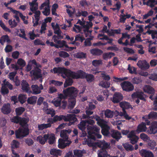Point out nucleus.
<instances>
[{
    "label": "nucleus",
    "mask_w": 157,
    "mask_h": 157,
    "mask_svg": "<svg viewBox=\"0 0 157 157\" xmlns=\"http://www.w3.org/2000/svg\"><path fill=\"white\" fill-rule=\"evenodd\" d=\"M65 116L64 115H60L59 116L56 115L53 117V121L56 123L58 121H61L62 120L64 121V119H65Z\"/></svg>",
    "instance_id": "37"
},
{
    "label": "nucleus",
    "mask_w": 157,
    "mask_h": 157,
    "mask_svg": "<svg viewBox=\"0 0 157 157\" xmlns=\"http://www.w3.org/2000/svg\"><path fill=\"white\" fill-rule=\"evenodd\" d=\"M58 147L61 149H63L66 147L69 146L71 143V141L69 140H65L61 139H59L58 140Z\"/></svg>",
    "instance_id": "11"
},
{
    "label": "nucleus",
    "mask_w": 157,
    "mask_h": 157,
    "mask_svg": "<svg viewBox=\"0 0 157 157\" xmlns=\"http://www.w3.org/2000/svg\"><path fill=\"white\" fill-rule=\"evenodd\" d=\"M137 65L142 70H146L149 68V64L146 60H140L137 63Z\"/></svg>",
    "instance_id": "12"
},
{
    "label": "nucleus",
    "mask_w": 157,
    "mask_h": 157,
    "mask_svg": "<svg viewBox=\"0 0 157 157\" xmlns=\"http://www.w3.org/2000/svg\"><path fill=\"white\" fill-rule=\"evenodd\" d=\"M60 136L63 138V140H68V136L64 130H63L61 131Z\"/></svg>",
    "instance_id": "46"
},
{
    "label": "nucleus",
    "mask_w": 157,
    "mask_h": 157,
    "mask_svg": "<svg viewBox=\"0 0 157 157\" xmlns=\"http://www.w3.org/2000/svg\"><path fill=\"white\" fill-rule=\"evenodd\" d=\"M37 99V97L36 96H31L28 98L27 102L29 104L33 105L36 103Z\"/></svg>",
    "instance_id": "34"
},
{
    "label": "nucleus",
    "mask_w": 157,
    "mask_h": 157,
    "mask_svg": "<svg viewBox=\"0 0 157 157\" xmlns=\"http://www.w3.org/2000/svg\"><path fill=\"white\" fill-rule=\"evenodd\" d=\"M44 99V98L42 97H40L37 101V105H40L43 103V105L45 106V107H47L48 106V103L47 102H43V101Z\"/></svg>",
    "instance_id": "42"
},
{
    "label": "nucleus",
    "mask_w": 157,
    "mask_h": 157,
    "mask_svg": "<svg viewBox=\"0 0 157 157\" xmlns=\"http://www.w3.org/2000/svg\"><path fill=\"white\" fill-rule=\"evenodd\" d=\"M65 92L66 91L64 89L63 91V94H61L59 95V100H61L62 99H64L68 98L66 93Z\"/></svg>",
    "instance_id": "57"
},
{
    "label": "nucleus",
    "mask_w": 157,
    "mask_h": 157,
    "mask_svg": "<svg viewBox=\"0 0 157 157\" xmlns=\"http://www.w3.org/2000/svg\"><path fill=\"white\" fill-rule=\"evenodd\" d=\"M69 104L68 105V108L69 109H73L75 106L76 102V98L75 99H68Z\"/></svg>",
    "instance_id": "32"
},
{
    "label": "nucleus",
    "mask_w": 157,
    "mask_h": 157,
    "mask_svg": "<svg viewBox=\"0 0 157 157\" xmlns=\"http://www.w3.org/2000/svg\"><path fill=\"white\" fill-rule=\"evenodd\" d=\"M87 139L85 140L86 144L90 147H94L95 146L97 143H94L96 138L100 139L101 138V135L99 133H95L92 131L88 132Z\"/></svg>",
    "instance_id": "1"
},
{
    "label": "nucleus",
    "mask_w": 157,
    "mask_h": 157,
    "mask_svg": "<svg viewBox=\"0 0 157 157\" xmlns=\"http://www.w3.org/2000/svg\"><path fill=\"white\" fill-rule=\"evenodd\" d=\"M62 152V151L61 150L55 148H52L50 151V154L51 155L57 157L58 155L61 156Z\"/></svg>",
    "instance_id": "24"
},
{
    "label": "nucleus",
    "mask_w": 157,
    "mask_h": 157,
    "mask_svg": "<svg viewBox=\"0 0 157 157\" xmlns=\"http://www.w3.org/2000/svg\"><path fill=\"white\" fill-rule=\"evenodd\" d=\"M123 98V96L121 93L116 92L114 94L112 101L114 103H118L120 102Z\"/></svg>",
    "instance_id": "14"
},
{
    "label": "nucleus",
    "mask_w": 157,
    "mask_h": 157,
    "mask_svg": "<svg viewBox=\"0 0 157 157\" xmlns=\"http://www.w3.org/2000/svg\"><path fill=\"white\" fill-rule=\"evenodd\" d=\"M20 118L21 117L17 115L16 116L13 117L10 120L12 122L19 124Z\"/></svg>",
    "instance_id": "47"
},
{
    "label": "nucleus",
    "mask_w": 157,
    "mask_h": 157,
    "mask_svg": "<svg viewBox=\"0 0 157 157\" xmlns=\"http://www.w3.org/2000/svg\"><path fill=\"white\" fill-rule=\"evenodd\" d=\"M84 40L85 38L83 36H81L79 34L76 35L75 37V41H80L81 42H82Z\"/></svg>",
    "instance_id": "59"
},
{
    "label": "nucleus",
    "mask_w": 157,
    "mask_h": 157,
    "mask_svg": "<svg viewBox=\"0 0 157 157\" xmlns=\"http://www.w3.org/2000/svg\"><path fill=\"white\" fill-rule=\"evenodd\" d=\"M17 63L22 67H24L26 64L25 61L21 58L19 59H18Z\"/></svg>",
    "instance_id": "56"
},
{
    "label": "nucleus",
    "mask_w": 157,
    "mask_h": 157,
    "mask_svg": "<svg viewBox=\"0 0 157 157\" xmlns=\"http://www.w3.org/2000/svg\"><path fill=\"white\" fill-rule=\"evenodd\" d=\"M29 134V129L28 128L22 127L19 128L15 131V134L17 139H22Z\"/></svg>",
    "instance_id": "3"
},
{
    "label": "nucleus",
    "mask_w": 157,
    "mask_h": 157,
    "mask_svg": "<svg viewBox=\"0 0 157 157\" xmlns=\"http://www.w3.org/2000/svg\"><path fill=\"white\" fill-rule=\"evenodd\" d=\"M86 121H83L80 122L78 125V127L81 131H83L85 130L86 128Z\"/></svg>",
    "instance_id": "38"
},
{
    "label": "nucleus",
    "mask_w": 157,
    "mask_h": 157,
    "mask_svg": "<svg viewBox=\"0 0 157 157\" xmlns=\"http://www.w3.org/2000/svg\"><path fill=\"white\" fill-rule=\"evenodd\" d=\"M65 116V119H64V121H69L68 124L69 125L74 124L77 121L75 115L68 114Z\"/></svg>",
    "instance_id": "7"
},
{
    "label": "nucleus",
    "mask_w": 157,
    "mask_h": 157,
    "mask_svg": "<svg viewBox=\"0 0 157 157\" xmlns=\"http://www.w3.org/2000/svg\"><path fill=\"white\" fill-rule=\"evenodd\" d=\"M111 136L113 138L115 139L117 141L122 137L121 132L117 130H113L112 131Z\"/></svg>",
    "instance_id": "21"
},
{
    "label": "nucleus",
    "mask_w": 157,
    "mask_h": 157,
    "mask_svg": "<svg viewBox=\"0 0 157 157\" xmlns=\"http://www.w3.org/2000/svg\"><path fill=\"white\" fill-rule=\"evenodd\" d=\"M139 152L142 157H154L153 153L150 151L142 149Z\"/></svg>",
    "instance_id": "16"
},
{
    "label": "nucleus",
    "mask_w": 157,
    "mask_h": 157,
    "mask_svg": "<svg viewBox=\"0 0 157 157\" xmlns=\"http://www.w3.org/2000/svg\"><path fill=\"white\" fill-rule=\"evenodd\" d=\"M156 142L154 140H150L147 144L148 147L151 150L154 149L155 146Z\"/></svg>",
    "instance_id": "41"
},
{
    "label": "nucleus",
    "mask_w": 157,
    "mask_h": 157,
    "mask_svg": "<svg viewBox=\"0 0 157 157\" xmlns=\"http://www.w3.org/2000/svg\"><path fill=\"white\" fill-rule=\"evenodd\" d=\"M147 132L150 134H155L157 133V121H153L151 122Z\"/></svg>",
    "instance_id": "8"
},
{
    "label": "nucleus",
    "mask_w": 157,
    "mask_h": 157,
    "mask_svg": "<svg viewBox=\"0 0 157 157\" xmlns=\"http://www.w3.org/2000/svg\"><path fill=\"white\" fill-rule=\"evenodd\" d=\"M85 78L87 81L89 82H92L94 79V76L91 74H87L85 75Z\"/></svg>",
    "instance_id": "39"
},
{
    "label": "nucleus",
    "mask_w": 157,
    "mask_h": 157,
    "mask_svg": "<svg viewBox=\"0 0 157 157\" xmlns=\"http://www.w3.org/2000/svg\"><path fill=\"white\" fill-rule=\"evenodd\" d=\"M144 91L149 94L154 95L155 94V90L151 86L149 85H145L143 88Z\"/></svg>",
    "instance_id": "22"
},
{
    "label": "nucleus",
    "mask_w": 157,
    "mask_h": 157,
    "mask_svg": "<svg viewBox=\"0 0 157 157\" xmlns=\"http://www.w3.org/2000/svg\"><path fill=\"white\" fill-rule=\"evenodd\" d=\"M1 110L4 114H8L10 113L11 111L10 104L7 103L4 104Z\"/></svg>",
    "instance_id": "18"
},
{
    "label": "nucleus",
    "mask_w": 157,
    "mask_h": 157,
    "mask_svg": "<svg viewBox=\"0 0 157 157\" xmlns=\"http://www.w3.org/2000/svg\"><path fill=\"white\" fill-rule=\"evenodd\" d=\"M100 147H101L102 149L98 154V157H108V153L105 149L109 147V144L105 142V141L97 143L96 144Z\"/></svg>",
    "instance_id": "2"
},
{
    "label": "nucleus",
    "mask_w": 157,
    "mask_h": 157,
    "mask_svg": "<svg viewBox=\"0 0 157 157\" xmlns=\"http://www.w3.org/2000/svg\"><path fill=\"white\" fill-rule=\"evenodd\" d=\"M149 119H157V113L155 112H151L148 114Z\"/></svg>",
    "instance_id": "49"
},
{
    "label": "nucleus",
    "mask_w": 157,
    "mask_h": 157,
    "mask_svg": "<svg viewBox=\"0 0 157 157\" xmlns=\"http://www.w3.org/2000/svg\"><path fill=\"white\" fill-rule=\"evenodd\" d=\"M92 65L95 67L98 66L102 64V60L101 59L93 60L92 62Z\"/></svg>",
    "instance_id": "50"
},
{
    "label": "nucleus",
    "mask_w": 157,
    "mask_h": 157,
    "mask_svg": "<svg viewBox=\"0 0 157 157\" xmlns=\"http://www.w3.org/2000/svg\"><path fill=\"white\" fill-rule=\"evenodd\" d=\"M31 88L32 90L33 94H37L41 93V91L37 85H32Z\"/></svg>",
    "instance_id": "29"
},
{
    "label": "nucleus",
    "mask_w": 157,
    "mask_h": 157,
    "mask_svg": "<svg viewBox=\"0 0 157 157\" xmlns=\"http://www.w3.org/2000/svg\"><path fill=\"white\" fill-rule=\"evenodd\" d=\"M90 52L93 55L100 56L103 53V51L97 48H94L90 50Z\"/></svg>",
    "instance_id": "23"
},
{
    "label": "nucleus",
    "mask_w": 157,
    "mask_h": 157,
    "mask_svg": "<svg viewBox=\"0 0 157 157\" xmlns=\"http://www.w3.org/2000/svg\"><path fill=\"white\" fill-rule=\"evenodd\" d=\"M25 111V109L22 107H19L16 109L15 111L17 115H21Z\"/></svg>",
    "instance_id": "44"
},
{
    "label": "nucleus",
    "mask_w": 157,
    "mask_h": 157,
    "mask_svg": "<svg viewBox=\"0 0 157 157\" xmlns=\"http://www.w3.org/2000/svg\"><path fill=\"white\" fill-rule=\"evenodd\" d=\"M123 146L127 151H132L134 150L133 146L130 144L126 143L124 144Z\"/></svg>",
    "instance_id": "48"
},
{
    "label": "nucleus",
    "mask_w": 157,
    "mask_h": 157,
    "mask_svg": "<svg viewBox=\"0 0 157 157\" xmlns=\"http://www.w3.org/2000/svg\"><path fill=\"white\" fill-rule=\"evenodd\" d=\"M29 4L31 7L30 10L32 12L36 11L38 9V4L37 2L32 0L31 2H29Z\"/></svg>",
    "instance_id": "27"
},
{
    "label": "nucleus",
    "mask_w": 157,
    "mask_h": 157,
    "mask_svg": "<svg viewBox=\"0 0 157 157\" xmlns=\"http://www.w3.org/2000/svg\"><path fill=\"white\" fill-rule=\"evenodd\" d=\"M120 106L122 108L123 112L126 111L125 109L130 108L131 106L129 103L125 101H122L120 102Z\"/></svg>",
    "instance_id": "28"
},
{
    "label": "nucleus",
    "mask_w": 157,
    "mask_h": 157,
    "mask_svg": "<svg viewBox=\"0 0 157 157\" xmlns=\"http://www.w3.org/2000/svg\"><path fill=\"white\" fill-rule=\"evenodd\" d=\"M98 38L100 40H106L108 39V37L103 34H99L98 36Z\"/></svg>",
    "instance_id": "55"
},
{
    "label": "nucleus",
    "mask_w": 157,
    "mask_h": 157,
    "mask_svg": "<svg viewBox=\"0 0 157 157\" xmlns=\"http://www.w3.org/2000/svg\"><path fill=\"white\" fill-rule=\"evenodd\" d=\"M124 51L128 53L133 54L135 53L134 51L132 48H127L124 47L123 48Z\"/></svg>",
    "instance_id": "62"
},
{
    "label": "nucleus",
    "mask_w": 157,
    "mask_h": 157,
    "mask_svg": "<svg viewBox=\"0 0 157 157\" xmlns=\"http://www.w3.org/2000/svg\"><path fill=\"white\" fill-rule=\"evenodd\" d=\"M121 31V30L120 29H111L109 30L107 29V26L105 25L102 29V32L104 33V32L106 33L109 36H114L115 34H120Z\"/></svg>",
    "instance_id": "5"
},
{
    "label": "nucleus",
    "mask_w": 157,
    "mask_h": 157,
    "mask_svg": "<svg viewBox=\"0 0 157 157\" xmlns=\"http://www.w3.org/2000/svg\"><path fill=\"white\" fill-rule=\"evenodd\" d=\"M47 25V24L45 23L44 22L42 23L40 32L41 33H45L44 31L46 29Z\"/></svg>",
    "instance_id": "61"
},
{
    "label": "nucleus",
    "mask_w": 157,
    "mask_h": 157,
    "mask_svg": "<svg viewBox=\"0 0 157 157\" xmlns=\"http://www.w3.org/2000/svg\"><path fill=\"white\" fill-rule=\"evenodd\" d=\"M20 143L16 140H14L12 143V148L13 149L17 148L19 147Z\"/></svg>",
    "instance_id": "53"
},
{
    "label": "nucleus",
    "mask_w": 157,
    "mask_h": 157,
    "mask_svg": "<svg viewBox=\"0 0 157 157\" xmlns=\"http://www.w3.org/2000/svg\"><path fill=\"white\" fill-rule=\"evenodd\" d=\"M48 136L46 134H44L43 136H39L36 138V140L39 141L41 144H44L45 142L48 140Z\"/></svg>",
    "instance_id": "20"
},
{
    "label": "nucleus",
    "mask_w": 157,
    "mask_h": 157,
    "mask_svg": "<svg viewBox=\"0 0 157 157\" xmlns=\"http://www.w3.org/2000/svg\"><path fill=\"white\" fill-rule=\"evenodd\" d=\"M59 56L63 58L68 57L69 56V55L68 53L63 51L59 52Z\"/></svg>",
    "instance_id": "51"
},
{
    "label": "nucleus",
    "mask_w": 157,
    "mask_h": 157,
    "mask_svg": "<svg viewBox=\"0 0 157 157\" xmlns=\"http://www.w3.org/2000/svg\"><path fill=\"white\" fill-rule=\"evenodd\" d=\"M48 136V140H49L48 142L50 144H53L55 141V135L54 134H46Z\"/></svg>",
    "instance_id": "31"
},
{
    "label": "nucleus",
    "mask_w": 157,
    "mask_h": 157,
    "mask_svg": "<svg viewBox=\"0 0 157 157\" xmlns=\"http://www.w3.org/2000/svg\"><path fill=\"white\" fill-rule=\"evenodd\" d=\"M115 54L112 52H105L103 53L102 58L105 60H107L108 59L111 58L113 56H114Z\"/></svg>",
    "instance_id": "30"
},
{
    "label": "nucleus",
    "mask_w": 157,
    "mask_h": 157,
    "mask_svg": "<svg viewBox=\"0 0 157 157\" xmlns=\"http://www.w3.org/2000/svg\"><path fill=\"white\" fill-rule=\"evenodd\" d=\"M0 26L6 32H11V30L8 28L6 27L4 23L2 21H0Z\"/></svg>",
    "instance_id": "54"
},
{
    "label": "nucleus",
    "mask_w": 157,
    "mask_h": 157,
    "mask_svg": "<svg viewBox=\"0 0 157 157\" xmlns=\"http://www.w3.org/2000/svg\"><path fill=\"white\" fill-rule=\"evenodd\" d=\"M2 94L3 95L7 94L9 93V91L6 87L5 86H2L1 89Z\"/></svg>",
    "instance_id": "58"
},
{
    "label": "nucleus",
    "mask_w": 157,
    "mask_h": 157,
    "mask_svg": "<svg viewBox=\"0 0 157 157\" xmlns=\"http://www.w3.org/2000/svg\"><path fill=\"white\" fill-rule=\"evenodd\" d=\"M147 129L145 123L143 122L138 125L136 131L138 132H144Z\"/></svg>",
    "instance_id": "19"
},
{
    "label": "nucleus",
    "mask_w": 157,
    "mask_h": 157,
    "mask_svg": "<svg viewBox=\"0 0 157 157\" xmlns=\"http://www.w3.org/2000/svg\"><path fill=\"white\" fill-rule=\"evenodd\" d=\"M28 117H21L20 120L19 124L22 127L28 126L27 123L29 121Z\"/></svg>",
    "instance_id": "26"
},
{
    "label": "nucleus",
    "mask_w": 157,
    "mask_h": 157,
    "mask_svg": "<svg viewBox=\"0 0 157 157\" xmlns=\"http://www.w3.org/2000/svg\"><path fill=\"white\" fill-rule=\"evenodd\" d=\"M10 40L9 36L6 35H3L1 36L0 39V43L2 45H3L5 42L6 41L7 42H9Z\"/></svg>",
    "instance_id": "33"
},
{
    "label": "nucleus",
    "mask_w": 157,
    "mask_h": 157,
    "mask_svg": "<svg viewBox=\"0 0 157 157\" xmlns=\"http://www.w3.org/2000/svg\"><path fill=\"white\" fill-rule=\"evenodd\" d=\"M26 98V95L22 94H20L18 97L19 101L22 104L24 103L25 101Z\"/></svg>",
    "instance_id": "52"
},
{
    "label": "nucleus",
    "mask_w": 157,
    "mask_h": 157,
    "mask_svg": "<svg viewBox=\"0 0 157 157\" xmlns=\"http://www.w3.org/2000/svg\"><path fill=\"white\" fill-rule=\"evenodd\" d=\"M144 94L143 92H136L132 94V97L133 98H137L140 100L145 101L146 99L144 97Z\"/></svg>",
    "instance_id": "15"
},
{
    "label": "nucleus",
    "mask_w": 157,
    "mask_h": 157,
    "mask_svg": "<svg viewBox=\"0 0 157 157\" xmlns=\"http://www.w3.org/2000/svg\"><path fill=\"white\" fill-rule=\"evenodd\" d=\"M65 92L66 93L69 99H75L77 97L78 90L73 87H69L65 89Z\"/></svg>",
    "instance_id": "4"
},
{
    "label": "nucleus",
    "mask_w": 157,
    "mask_h": 157,
    "mask_svg": "<svg viewBox=\"0 0 157 157\" xmlns=\"http://www.w3.org/2000/svg\"><path fill=\"white\" fill-rule=\"evenodd\" d=\"M76 56L78 58H82L86 57V53L83 52H79L77 53Z\"/></svg>",
    "instance_id": "64"
},
{
    "label": "nucleus",
    "mask_w": 157,
    "mask_h": 157,
    "mask_svg": "<svg viewBox=\"0 0 157 157\" xmlns=\"http://www.w3.org/2000/svg\"><path fill=\"white\" fill-rule=\"evenodd\" d=\"M8 8H9L10 10L14 13H15L16 15L14 16V17L16 19V21L18 22H20V19L19 17L18 16V14L20 12L19 11L16 10H13L11 7H8Z\"/></svg>",
    "instance_id": "45"
},
{
    "label": "nucleus",
    "mask_w": 157,
    "mask_h": 157,
    "mask_svg": "<svg viewBox=\"0 0 157 157\" xmlns=\"http://www.w3.org/2000/svg\"><path fill=\"white\" fill-rule=\"evenodd\" d=\"M61 72V76L63 78H65L67 77H71L72 78L73 74V71H71L69 69H67L62 67Z\"/></svg>",
    "instance_id": "10"
},
{
    "label": "nucleus",
    "mask_w": 157,
    "mask_h": 157,
    "mask_svg": "<svg viewBox=\"0 0 157 157\" xmlns=\"http://www.w3.org/2000/svg\"><path fill=\"white\" fill-rule=\"evenodd\" d=\"M85 153V151L84 150H75L74 151V155L76 157H81Z\"/></svg>",
    "instance_id": "36"
},
{
    "label": "nucleus",
    "mask_w": 157,
    "mask_h": 157,
    "mask_svg": "<svg viewBox=\"0 0 157 157\" xmlns=\"http://www.w3.org/2000/svg\"><path fill=\"white\" fill-rule=\"evenodd\" d=\"M114 113L113 111L109 109H106L105 110L104 115L106 117L111 118L113 116Z\"/></svg>",
    "instance_id": "35"
},
{
    "label": "nucleus",
    "mask_w": 157,
    "mask_h": 157,
    "mask_svg": "<svg viewBox=\"0 0 157 157\" xmlns=\"http://www.w3.org/2000/svg\"><path fill=\"white\" fill-rule=\"evenodd\" d=\"M86 74V73L82 70H78L77 72L73 71L72 78L74 79H84Z\"/></svg>",
    "instance_id": "9"
},
{
    "label": "nucleus",
    "mask_w": 157,
    "mask_h": 157,
    "mask_svg": "<svg viewBox=\"0 0 157 157\" xmlns=\"http://www.w3.org/2000/svg\"><path fill=\"white\" fill-rule=\"evenodd\" d=\"M139 138L137 136H135L133 138L129 139L130 143L133 144L136 143L138 140Z\"/></svg>",
    "instance_id": "63"
},
{
    "label": "nucleus",
    "mask_w": 157,
    "mask_h": 157,
    "mask_svg": "<svg viewBox=\"0 0 157 157\" xmlns=\"http://www.w3.org/2000/svg\"><path fill=\"white\" fill-rule=\"evenodd\" d=\"M30 74L35 79H38L42 77L41 70L39 68L33 70L30 72Z\"/></svg>",
    "instance_id": "13"
},
{
    "label": "nucleus",
    "mask_w": 157,
    "mask_h": 157,
    "mask_svg": "<svg viewBox=\"0 0 157 157\" xmlns=\"http://www.w3.org/2000/svg\"><path fill=\"white\" fill-rule=\"evenodd\" d=\"M50 12V7H45L44 10L42 11L43 14L46 16L49 15Z\"/></svg>",
    "instance_id": "60"
},
{
    "label": "nucleus",
    "mask_w": 157,
    "mask_h": 157,
    "mask_svg": "<svg viewBox=\"0 0 157 157\" xmlns=\"http://www.w3.org/2000/svg\"><path fill=\"white\" fill-rule=\"evenodd\" d=\"M73 82V80L72 78L68 77L66 79L64 83V87L65 88L68 86L72 85Z\"/></svg>",
    "instance_id": "43"
},
{
    "label": "nucleus",
    "mask_w": 157,
    "mask_h": 157,
    "mask_svg": "<svg viewBox=\"0 0 157 157\" xmlns=\"http://www.w3.org/2000/svg\"><path fill=\"white\" fill-rule=\"evenodd\" d=\"M62 67H55L53 69L51 70L50 71L51 72H53L55 74H60L61 73Z\"/></svg>",
    "instance_id": "40"
},
{
    "label": "nucleus",
    "mask_w": 157,
    "mask_h": 157,
    "mask_svg": "<svg viewBox=\"0 0 157 157\" xmlns=\"http://www.w3.org/2000/svg\"><path fill=\"white\" fill-rule=\"evenodd\" d=\"M121 86L123 90L127 92L132 91L134 89L133 85L128 81H124L121 83Z\"/></svg>",
    "instance_id": "6"
},
{
    "label": "nucleus",
    "mask_w": 157,
    "mask_h": 157,
    "mask_svg": "<svg viewBox=\"0 0 157 157\" xmlns=\"http://www.w3.org/2000/svg\"><path fill=\"white\" fill-rule=\"evenodd\" d=\"M21 85L23 90L27 92H29V85L25 80H23L22 81Z\"/></svg>",
    "instance_id": "25"
},
{
    "label": "nucleus",
    "mask_w": 157,
    "mask_h": 157,
    "mask_svg": "<svg viewBox=\"0 0 157 157\" xmlns=\"http://www.w3.org/2000/svg\"><path fill=\"white\" fill-rule=\"evenodd\" d=\"M100 126L101 128V132L102 135L106 136H108L109 134V126L105 123L101 125Z\"/></svg>",
    "instance_id": "17"
}]
</instances>
